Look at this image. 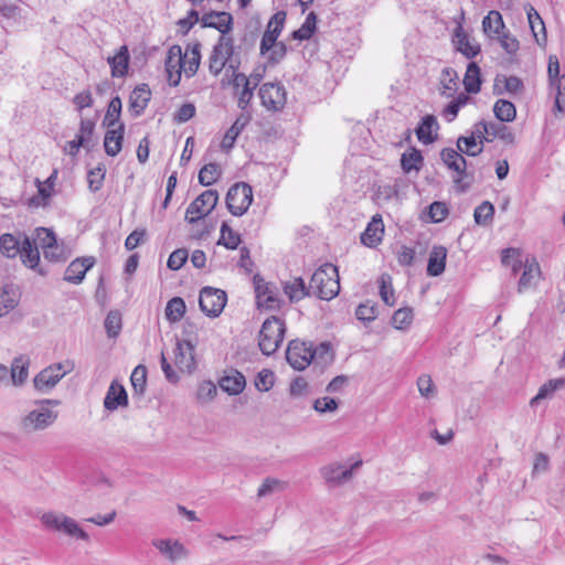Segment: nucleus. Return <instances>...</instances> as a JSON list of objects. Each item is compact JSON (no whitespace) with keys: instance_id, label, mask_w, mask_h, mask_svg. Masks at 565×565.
I'll return each instance as SVG.
<instances>
[{"instance_id":"f257e3e1","label":"nucleus","mask_w":565,"mask_h":565,"mask_svg":"<svg viewBox=\"0 0 565 565\" xmlns=\"http://www.w3.org/2000/svg\"><path fill=\"white\" fill-rule=\"evenodd\" d=\"M0 255L7 258L19 256L25 267L35 270L40 275L45 274L40 268V252L25 232L17 231L2 234L0 236Z\"/></svg>"},{"instance_id":"f03ea898","label":"nucleus","mask_w":565,"mask_h":565,"mask_svg":"<svg viewBox=\"0 0 565 565\" xmlns=\"http://www.w3.org/2000/svg\"><path fill=\"white\" fill-rule=\"evenodd\" d=\"M310 290L319 299H333L340 291L338 267L332 264L319 267L311 276Z\"/></svg>"},{"instance_id":"7ed1b4c3","label":"nucleus","mask_w":565,"mask_h":565,"mask_svg":"<svg viewBox=\"0 0 565 565\" xmlns=\"http://www.w3.org/2000/svg\"><path fill=\"white\" fill-rule=\"evenodd\" d=\"M239 60L234 58L233 38L220 36L209 58V71L211 74L217 76L225 67H227V72H236L239 68Z\"/></svg>"},{"instance_id":"20e7f679","label":"nucleus","mask_w":565,"mask_h":565,"mask_svg":"<svg viewBox=\"0 0 565 565\" xmlns=\"http://www.w3.org/2000/svg\"><path fill=\"white\" fill-rule=\"evenodd\" d=\"M40 521L46 530L58 532L84 542H89L90 540L89 534L81 527L75 519L62 512H45L41 515Z\"/></svg>"},{"instance_id":"39448f33","label":"nucleus","mask_w":565,"mask_h":565,"mask_svg":"<svg viewBox=\"0 0 565 565\" xmlns=\"http://www.w3.org/2000/svg\"><path fill=\"white\" fill-rule=\"evenodd\" d=\"M285 331V322L277 317H270L263 322L258 335V345L263 354L271 355L277 351L284 340Z\"/></svg>"},{"instance_id":"423d86ee","label":"nucleus","mask_w":565,"mask_h":565,"mask_svg":"<svg viewBox=\"0 0 565 565\" xmlns=\"http://www.w3.org/2000/svg\"><path fill=\"white\" fill-rule=\"evenodd\" d=\"M440 159L444 164L457 173L454 178V183L458 192L465 193L471 185V182H465V179L469 175L467 173V160L463 158L458 149L444 148L440 151Z\"/></svg>"},{"instance_id":"0eeeda50","label":"nucleus","mask_w":565,"mask_h":565,"mask_svg":"<svg viewBox=\"0 0 565 565\" xmlns=\"http://www.w3.org/2000/svg\"><path fill=\"white\" fill-rule=\"evenodd\" d=\"M57 417V412L46 406H38V408L30 411L22 417L20 427L25 434L45 430L56 422Z\"/></svg>"},{"instance_id":"6e6552de","label":"nucleus","mask_w":565,"mask_h":565,"mask_svg":"<svg viewBox=\"0 0 565 565\" xmlns=\"http://www.w3.org/2000/svg\"><path fill=\"white\" fill-rule=\"evenodd\" d=\"M72 370L73 363L70 361L54 363L35 375L33 379L34 388L39 392L46 393L55 387Z\"/></svg>"},{"instance_id":"1a4fd4ad","label":"nucleus","mask_w":565,"mask_h":565,"mask_svg":"<svg viewBox=\"0 0 565 565\" xmlns=\"http://www.w3.org/2000/svg\"><path fill=\"white\" fill-rule=\"evenodd\" d=\"M253 202L252 186L245 182L232 185L226 194V206L234 216L246 213Z\"/></svg>"},{"instance_id":"9d476101","label":"nucleus","mask_w":565,"mask_h":565,"mask_svg":"<svg viewBox=\"0 0 565 565\" xmlns=\"http://www.w3.org/2000/svg\"><path fill=\"white\" fill-rule=\"evenodd\" d=\"M361 466L362 460L355 461L349 468L341 462L334 461L322 466L319 472L327 484L331 487H339L350 481L353 478L354 471Z\"/></svg>"},{"instance_id":"9b49d317","label":"nucleus","mask_w":565,"mask_h":565,"mask_svg":"<svg viewBox=\"0 0 565 565\" xmlns=\"http://www.w3.org/2000/svg\"><path fill=\"white\" fill-rule=\"evenodd\" d=\"M218 193L215 190H206L200 194L186 209L185 220L193 224L210 214L216 206Z\"/></svg>"},{"instance_id":"f8f14e48","label":"nucleus","mask_w":565,"mask_h":565,"mask_svg":"<svg viewBox=\"0 0 565 565\" xmlns=\"http://www.w3.org/2000/svg\"><path fill=\"white\" fill-rule=\"evenodd\" d=\"M226 301V292L213 287H204L199 297L200 309L211 318H216L222 313Z\"/></svg>"},{"instance_id":"ddd939ff","label":"nucleus","mask_w":565,"mask_h":565,"mask_svg":"<svg viewBox=\"0 0 565 565\" xmlns=\"http://www.w3.org/2000/svg\"><path fill=\"white\" fill-rule=\"evenodd\" d=\"M286 359L292 369L305 370L315 359L312 344L299 340L290 341L286 351Z\"/></svg>"},{"instance_id":"4468645a","label":"nucleus","mask_w":565,"mask_h":565,"mask_svg":"<svg viewBox=\"0 0 565 565\" xmlns=\"http://www.w3.org/2000/svg\"><path fill=\"white\" fill-rule=\"evenodd\" d=\"M262 105L271 111L281 110L286 105V89L280 83H265L259 88Z\"/></svg>"},{"instance_id":"2eb2a0df","label":"nucleus","mask_w":565,"mask_h":565,"mask_svg":"<svg viewBox=\"0 0 565 565\" xmlns=\"http://www.w3.org/2000/svg\"><path fill=\"white\" fill-rule=\"evenodd\" d=\"M257 306L268 310H278L281 299L278 297V289L275 285L266 282L258 276L254 277Z\"/></svg>"},{"instance_id":"dca6fc26","label":"nucleus","mask_w":565,"mask_h":565,"mask_svg":"<svg viewBox=\"0 0 565 565\" xmlns=\"http://www.w3.org/2000/svg\"><path fill=\"white\" fill-rule=\"evenodd\" d=\"M200 23L202 28L217 30L221 36H228L233 29V17L226 11H210L202 15Z\"/></svg>"},{"instance_id":"f3484780","label":"nucleus","mask_w":565,"mask_h":565,"mask_svg":"<svg viewBox=\"0 0 565 565\" xmlns=\"http://www.w3.org/2000/svg\"><path fill=\"white\" fill-rule=\"evenodd\" d=\"M152 545L171 563L189 556V551L179 540L157 539L152 541Z\"/></svg>"},{"instance_id":"a211bd4d","label":"nucleus","mask_w":565,"mask_h":565,"mask_svg":"<svg viewBox=\"0 0 565 565\" xmlns=\"http://www.w3.org/2000/svg\"><path fill=\"white\" fill-rule=\"evenodd\" d=\"M174 363L181 372L191 373L195 369L194 344L190 340L177 341Z\"/></svg>"},{"instance_id":"6ab92c4d","label":"nucleus","mask_w":565,"mask_h":565,"mask_svg":"<svg viewBox=\"0 0 565 565\" xmlns=\"http://www.w3.org/2000/svg\"><path fill=\"white\" fill-rule=\"evenodd\" d=\"M93 257L77 258L73 260L66 268L64 279L68 282L79 284L86 271L94 265Z\"/></svg>"},{"instance_id":"aec40b11","label":"nucleus","mask_w":565,"mask_h":565,"mask_svg":"<svg viewBox=\"0 0 565 565\" xmlns=\"http://www.w3.org/2000/svg\"><path fill=\"white\" fill-rule=\"evenodd\" d=\"M128 405V396L125 387L116 381L111 382L104 398V407L107 411H116L120 406Z\"/></svg>"},{"instance_id":"412c9836","label":"nucleus","mask_w":565,"mask_h":565,"mask_svg":"<svg viewBox=\"0 0 565 565\" xmlns=\"http://www.w3.org/2000/svg\"><path fill=\"white\" fill-rule=\"evenodd\" d=\"M124 132V124H119L117 127L107 128L104 137V148L108 156L116 157L120 152L122 148Z\"/></svg>"},{"instance_id":"4be33fe9","label":"nucleus","mask_w":565,"mask_h":565,"mask_svg":"<svg viewBox=\"0 0 565 565\" xmlns=\"http://www.w3.org/2000/svg\"><path fill=\"white\" fill-rule=\"evenodd\" d=\"M439 129V125L434 115H426L422 118L420 124L416 128L415 132L418 140L425 145L433 143L437 137V130Z\"/></svg>"},{"instance_id":"5701e85b","label":"nucleus","mask_w":565,"mask_h":565,"mask_svg":"<svg viewBox=\"0 0 565 565\" xmlns=\"http://www.w3.org/2000/svg\"><path fill=\"white\" fill-rule=\"evenodd\" d=\"M151 98V90L147 84L138 85L129 98V107L135 117L140 116Z\"/></svg>"},{"instance_id":"b1692460","label":"nucleus","mask_w":565,"mask_h":565,"mask_svg":"<svg viewBox=\"0 0 565 565\" xmlns=\"http://www.w3.org/2000/svg\"><path fill=\"white\" fill-rule=\"evenodd\" d=\"M220 386L230 395H238L246 386L245 376L237 370H230L220 380Z\"/></svg>"},{"instance_id":"393cba45","label":"nucleus","mask_w":565,"mask_h":565,"mask_svg":"<svg viewBox=\"0 0 565 565\" xmlns=\"http://www.w3.org/2000/svg\"><path fill=\"white\" fill-rule=\"evenodd\" d=\"M30 359L26 355H19L13 359L9 370L10 384L21 386L29 376Z\"/></svg>"},{"instance_id":"a878e982","label":"nucleus","mask_w":565,"mask_h":565,"mask_svg":"<svg viewBox=\"0 0 565 565\" xmlns=\"http://www.w3.org/2000/svg\"><path fill=\"white\" fill-rule=\"evenodd\" d=\"M250 121V115L249 114H241L234 124L230 127V129L225 132L222 142L221 148L225 151L231 150L237 137L243 131V129L247 126V124Z\"/></svg>"},{"instance_id":"bb28decb","label":"nucleus","mask_w":565,"mask_h":565,"mask_svg":"<svg viewBox=\"0 0 565 565\" xmlns=\"http://www.w3.org/2000/svg\"><path fill=\"white\" fill-rule=\"evenodd\" d=\"M447 249L444 246H434L429 253L427 275L437 277L445 271Z\"/></svg>"},{"instance_id":"cd10ccee","label":"nucleus","mask_w":565,"mask_h":565,"mask_svg":"<svg viewBox=\"0 0 565 565\" xmlns=\"http://www.w3.org/2000/svg\"><path fill=\"white\" fill-rule=\"evenodd\" d=\"M455 43L457 50L467 58L477 56L481 51L480 45L477 42L471 41L460 25L455 32Z\"/></svg>"},{"instance_id":"c85d7f7f","label":"nucleus","mask_w":565,"mask_h":565,"mask_svg":"<svg viewBox=\"0 0 565 565\" xmlns=\"http://www.w3.org/2000/svg\"><path fill=\"white\" fill-rule=\"evenodd\" d=\"M383 232L384 225L381 216H373L372 221L362 234L361 241L365 246L374 247L382 241Z\"/></svg>"},{"instance_id":"c756f323","label":"nucleus","mask_w":565,"mask_h":565,"mask_svg":"<svg viewBox=\"0 0 565 565\" xmlns=\"http://www.w3.org/2000/svg\"><path fill=\"white\" fill-rule=\"evenodd\" d=\"M525 11L527 14V21L533 33V36L536 40L539 45H544L546 43V30L545 24L537 13V11L532 6H526Z\"/></svg>"},{"instance_id":"7c9ffc66","label":"nucleus","mask_w":565,"mask_h":565,"mask_svg":"<svg viewBox=\"0 0 565 565\" xmlns=\"http://www.w3.org/2000/svg\"><path fill=\"white\" fill-rule=\"evenodd\" d=\"M284 292L288 296L290 302H296L307 296H311L310 285L307 287L301 277L294 278L284 282Z\"/></svg>"},{"instance_id":"2f4dec72","label":"nucleus","mask_w":565,"mask_h":565,"mask_svg":"<svg viewBox=\"0 0 565 565\" xmlns=\"http://www.w3.org/2000/svg\"><path fill=\"white\" fill-rule=\"evenodd\" d=\"M565 380L564 379H552L545 382L540 388L537 394L530 401V406L534 407L539 405L544 399L553 398L554 394L564 388Z\"/></svg>"},{"instance_id":"473e14b6","label":"nucleus","mask_w":565,"mask_h":565,"mask_svg":"<svg viewBox=\"0 0 565 565\" xmlns=\"http://www.w3.org/2000/svg\"><path fill=\"white\" fill-rule=\"evenodd\" d=\"M111 68L113 77H124L128 72L129 66V52L126 45H122L118 53L107 58Z\"/></svg>"},{"instance_id":"72a5a7b5","label":"nucleus","mask_w":565,"mask_h":565,"mask_svg":"<svg viewBox=\"0 0 565 565\" xmlns=\"http://www.w3.org/2000/svg\"><path fill=\"white\" fill-rule=\"evenodd\" d=\"M200 44H195L192 49H186L182 61V71L186 77H192L200 66Z\"/></svg>"},{"instance_id":"f704fd0d","label":"nucleus","mask_w":565,"mask_h":565,"mask_svg":"<svg viewBox=\"0 0 565 565\" xmlns=\"http://www.w3.org/2000/svg\"><path fill=\"white\" fill-rule=\"evenodd\" d=\"M540 266L535 260H532L531 263L527 262L524 265V270L519 280L518 291L523 292L524 290L534 286L540 276Z\"/></svg>"},{"instance_id":"c9c22d12","label":"nucleus","mask_w":565,"mask_h":565,"mask_svg":"<svg viewBox=\"0 0 565 565\" xmlns=\"http://www.w3.org/2000/svg\"><path fill=\"white\" fill-rule=\"evenodd\" d=\"M482 28L484 33L491 39L501 34V30L504 29V22L500 12L490 11L482 20Z\"/></svg>"},{"instance_id":"e433bc0d","label":"nucleus","mask_w":565,"mask_h":565,"mask_svg":"<svg viewBox=\"0 0 565 565\" xmlns=\"http://www.w3.org/2000/svg\"><path fill=\"white\" fill-rule=\"evenodd\" d=\"M463 85L466 92L469 94H477L480 92V67L475 62H470L467 66V71L463 77Z\"/></svg>"},{"instance_id":"4c0bfd02","label":"nucleus","mask_w":565,"mask_h":565,"mask_svg":"<svg viewBox=\"0 0 565 565\" xmlns=\"http://www.w3.org/2000/svg\"><path fill=\"white\" fill-rule=\"evenodd\" d=\"M458 74L451 67H446L440 76V94L447 98L452 97L457 90Z\"/></svg>"},{"instance_id":"58836bf2","label":"nucleus","mask_w":565,"mask_h":565,"mask_svg":"<svg viewBox=\"0 0 565 565\" xmlns=\"http://www.w3.org/2000/svg\"><path fill=\"white\" fill-rule=\"evenodd\" d=\"M523 89V82L518 76H502L495 78L494 92L516 94Z\"/></svg>"},{"instance_id":"ea45409f","label":"nucleus","mask_w":565,"mask_h":565,"mask_svg":"<svg viewBox=\"0 0 565 565\" xmlns=\"http://www.w3.org/2000/svg\"><path fill=\"white\" fill-rule=\"evenodd\" d=\"M493 113L501 122H511L516 116L514 104L507 99H498L493 106Z\"/></svg>"},{"instance_id":"a19ab883","label":"nucleus","mask_w":565,"mask_h":565,"mask_svg":"<svg viewBox=\"0 0 565 565\" xmlns=\"http://www.w3.org/2000/svg\"><path fill=\"white\" fill-rule=\"evenodd\" d=\"M456 146L458 151L470 157H477L483 151V146L471 134L469 136H460L457 139Z\"/></svg>"},{"instance_id":"79ce46f5","label":"nucleus","mask_w":565,"mask_h":565,"mask_svg":"<svg viewBox=\"0 0 565 565\" xmlns=\"http://www.w3.org/2000/svg\"><path fill=\"white\" fill-rule=\"evenodd\" d=\"M287 487H288L287 481L268 477L259 486V488L257 490V497L265 498V497L271 495L273 493H276V492H282L287 489Z\"/></svg>"},{"instance_id":"37998d69","label":"nucleus","mask_w":565,"mask_h":565,"mask_svg":"<svg viewBox=\"0 0 565 565\" xmlns=\"http://www.w3.org/2000/svg\"><path fill=\"white\" fill-rule=\"evenodd\" d=\"M316 26H317V14L315 12H310L306 17V20L302 23V25L298 30H295L291 33V36L294 40H298V41L309 40L312 36V34L315 33Z\"/></svg>"},{"instance_id":"c03bdc74","label":"nucleus","mask_w":565,"mask_h":565,"mask_svg":"<svg viewBox=\"0 0 565 565\" xmlns=\"http://www.w3.org/2000/svg\"><path fill=\"white\" fill-rule=\"evenodd\" d=\"M130 382L134 394L142 396L147 386V367L142 364L137 365L130 375Z\"/></svg>"},{"instance_id":"a18cd8bd","label":"nucleus","mask_w":565,"mask_h":565,"mask_svg":"<svg viewBox=\"0 0 565 565\" xmlns=\"http://www.w3.org/2000/svg\"><path fill=\"white\" fill-rule=\"evenodd\" d=\"M120 114H121V99L119 98V96H115L109 102L107 113L103 120V126H105L106 128H111V127H115L116 125H119L120 124L119 122Z\"/></svg>"},{"instance_id":"49530a36","label":"nucleus","mask_w":565,"mask_h":565,"mask_svg":"<svg viewBox=\"0 0 565 565\" xmlns=\"http://www.w3.org/2000/svg\"><path fill=\"white\" fill-rule=\"evenodd\" d=\"M423 156L419 150L412 148L409 152H404L401 158V166L404 172L408 173L412 170L418 171L423 164Z\"/></svg>"},{"instance_id":"de8ad7c7","label":"nucleus","mask_w":565,"mask_h":565,"mask_svg":"<svg viewBox=\"0 0 565 565\" xmlns=\"http://www.w3.org/2000/svg\"><path fill=\"white\" fill-rule=\"evenodd\" d=\"M185 309L184 300L180 297H174L166 306V318L170 322H178L183 318Z\"/></svg>"},{"instance_id":"09e8293b","label":"nucleus","mask_w":565,"mask_h":565,"mask_svg":"<svg viewBox=\"0 0 565 565\" xmlns=\"http://www.w3.org/2000/svg\"><path fill=\"white\" fill-rule=\"evenodd\" d=\"M95 130V121L87 118H82L79 122V130L76 135V138L82 140L85 146H87V150H90L95 147L96 141L93 139Z\"/></svg>"},{"instance_id":"8fccbe9b","label":"nucleus","mask_w":565,"mask_h":565,"mask_svg":"<svg viewBox=\"0 0 565 565\" xmlns=\"http://www.w3.org/2000/svg\"><path fill=\"white\" fill-rule=\"evenodd\" d=\"M55 239V233L46 227L35 228L34 236L31 237L33 245L36 246L38 248L41 247L43 250L44 248H49L52 244H54Z\"/></svg>"},{"instance_id":"3c124183","label":"nucleus","mask_w":565,"mask_h":565,"mask_svg":"<svg viewBox=\"0 0 565 565\" xmlns=\"http://www.w3.org/2000/svg\"><path fill=\"white\" fill-rule=\"evenodd\" d=\"M488 132H490V137L492 140L494 138H499L507 143L514 142V135L510 130L509 127L503 125L502 122H487Z\"/></svg>"},{"instance_id":"603ef678","label":"nucleus","mask_w":565,"mask_h":565,"mask_svg":"<svg viewBox=\"0 0 565 565\" xmlns=\"http://www.w3.org/2000/svg\"><path fill=\"white\" fill-rule=\"evenodd\" d=\"M241 243L239 235L234 232L227 223H223L221 226V235L217 242L218 245H223L228 249H236Z\"/></svg>"},{"instance_id":"864d4df0","label":"nucleus","mask_w":565,"mask_h":565,"mask_svg":"<svg viewBox=\"0 0 565 565\" xmlns=\"http://www.w3.org/2000/svg\"><path fill=\"white\" fill-rule=\"evenodd\" d=\"M494 215V206L489 201H483L475 210L473 217L478 225H488L492 222Z\"/></svg>"},{"instance_id":"5fc2aeb1","label":"nucleus","mask_w":565,"mask_h":565,"mask_svg":"<svg viewBox=\"0 0 565 565\" xmlns=\"http://www.w3.org/2000/svg\"><path fill=\"white\" fill-rule=\"evenodd\" d=\"M221 175V169L216 163H207L205 164L199 172V182L209 186L217 181Z\"/></svg>"},{"instance_id":"6e6d98bb","label":"nucleus","mask_w":565,"mask_h":565,"mask_svg":"<svg viewBox=\"0 0 565 565\" xmlns=\"http://www.w3.org/2000/svg\"><path fill=\"white\" fill-rule=\"evenodd\" d=\"M275 384V373L269 369L260 370L255 377V387L259 392H268Z\"/></svg>"},{"instance_id":"4d7b16f0","label":"nucleus","mask_w":565,"mask_h":565,"mask_svg":"<svg viewBox=\"0 0 565 565\" xmlns=\"http://www.w3.org/2000/svg\"><path fill=\"white\" fill-rule=\"evenodd\" d=\"M413 321V310L411 308H401L396 310L392 317V324L398 330H404L411 326Z\"/></svg>"},{"instance_id":"13d9d810","label":"nucleus","mask_w":565,"mask_h":565,"mask_svg":"<svg viewBox=\"0 0 565 565\" xmlns=\"http://www.w3.org/2000/svg\"><path fill=\"white\" fill-rule=\"evenodd\" d=\"M121 315L118 311H109L105 319V329L109 338H116L121 330Z\"/></svg>"},{"instance_id":"bf43d9fd","label":"nucleus","mask_w":565,"mask_h":565,"mask_svg":"<svg viewBox=\"0 0 565 565\" xmlns=\"http://www.w3.org/2000/svg\"><path fill=\"white\" fill-rule=\"evenodd\" d=\"M105 173L106 168L104 164H98L96 168L88 171L87 181L92 192H97L103 186Z\"/></svg>"},{"instance_id":"052dcab7","label":"nucleus","mask_w":565,"mask_h":565,"mask_svg":"<svg viewBox=\"0 0 565 565\" xmlns=\"http://www.w3.org/2000/svg\"><path fill=\"white\" fill-rule=\"evenodd\" d=\"M217 394L215 384L211 381L202 382L196 392V398L199 402L206 404L211 402Z\"/></svg>"},{"instance_id":"680f3d73","label":"nucleus","mask_w":565,"mask_h":565,"mask_svg":"<svg viewBox=\"0 0 565 565\" xmlns=\"http://www.w3.org/2000/svg\"><path fill=\"white\" fill-rule=\"evenodd\" d=\"M281 31L273 29L270 25H267L265 33L263 34L259 52L262 55H266L271 49L275 42H278L277 39L280 35Z\"/></svg>"},{"instance_id":"e2e57ef3","label":"nucleus","mask_w":565,"mask_h":565,"mask_svg":"<svg viewBox=\"0 0 565 565\" xmlns=\"http://www.w3.org/2000/svg\"><path fill=\"white\" fill-rule=\"evenodd\" d=\"M355 316L359 320L363 322H371L375 320L377 317L376 306L371 301L361 303L355 310Z\"/></svg>"},{"instance_id":"0e129e2a","label":"nucleus","mask_w":565,"mask_h":565,"mask_svg":"<svg viewBox=\"0 0 565 565\" xmlns=\"http://www.w3.org/2000/svg\"><path fill=\"white\" fill-rule=\"evenodd\" d=\"M495 39H498L501 47L510 55H515L520 49V42L509 32H502Z\"/></svg>"},{"instance_id":"69168bd1","label":"nucleus","mask_w":565,"mask_h":565,"mask_svg":"<svg viewBox=\"0 0 565 565\" xmlns=\"http://www.w3.org/2000/svg\"><path fill=\"white\" fill-rule=\"evenodd\" d=\"M286 54V44L284 42H275V44H273L271 49L265 56L267 58L268 64L276 65L285 58Z\"/></svg>"},{"instance_id":"338daca9","label":"nucleus","mask_w":565,"mask_h":565,"mask_svg":"<svg viewBox=\"0 0 565 565\" xmlns=\"http://www.w3.org/2000/svg\"><path fill=\"white\" fill-rule=\"evenodd\" d=\"M551 85L557 90L555 107L558 111H565V75L551 81Z\"/></svg>"},{"instance_id":"774afa93","label":"nucleus","mask_w":565,"mask_h":565,"mask_svg":"<svg viewBox=\"0 0 565 565\" xmlns=\"http://www.w3.org/2000/svg\"><path fill=\"white\" fill-rule=\"evenodd\" d=\"M189 257V253L185 248H179L172 252L168 258L167 266L171 270L180 269Z\"/></svg>"}]
</instances>
